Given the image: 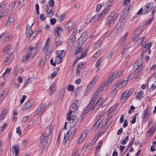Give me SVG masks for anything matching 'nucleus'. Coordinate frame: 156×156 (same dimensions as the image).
<instances>
[{"instance_id":"69168bd1","label":"nucleus","mask_w":156,"mask_h":156,"mask_svg":"<svg viewBox=\"0 0 156 156\" xmlns=\"http://www.w3.org/2000/svg\"><path fill=\"white\" fill-rule=\"evenodd\" d=\"M94 18V20L96 21L98 20L101 19L100 17L99 14H96L94 16H93Z\"/></svg>"},{"instance_id":"f03ea898","label":"nucleus","mask_w":156,"mask_h":156,"mask_svg":"<svg viewBox=\"0 0 156 156\" xmlns=\"http://www.w3.org/2000/svg\"><path fill=\"white\" fill-rule=\"evenodd\" d=\"M118 14L114 12H111L108 16L106 20L107 25H108L109 27L112 26L116 20Z\"/></svg>"},{"instance_id":"cd10ccee","label":"nucleus","mask_w":156,"mask_h":156,"mask_svg":"<svg viewBox=\"0 0 156 156\" xmlns=\"http://www.w3.org/2000/svg\"><path fill=\"white\" fill-rule=\"evenodd\" d=\"M82 90V87H81L77 88L76 90V91L74 92L75 96H77L78 95H79Z\"/></svg>"},{"instance_id":"4468645a","label":"nucleus","mask_w":156,"mask_h":156,"mask_svg":"<svg viewBox=\"0 0 156 156\" xmlns=\"http://www.w3.org/2000/svg\"><path fill=\"white\" fill-rule=\"evenodd\" d=\"M127 82V81L126 80L125 81L119 80L116 83V85L117 86H119L120 88H122L125 86L126 85Z\"/></svg>"},{"instance_id":"bb28decb","label":"nucleus","mask_w":156,"mask_h":156,"mask_svg":"<svg viewBox=\"0 0 156 156\" xmlns=\"http://www.w3.org/2000/svg\"><path fill=\"white\" fill-rule=\"evenodd\" d=\"M69 112L67 114V120H69L70 118H71V117L70 116L72 112L76 110H75L74 109H73V108H71V109H70V106L69 107Z\"/></svg>"},{"instance_id":"4c0bfd02","label":"nucleus","mask_w":156,"mask_h":156,"mask_svg":"<svg viewBox=\"0 0 156 156\" xmlns=\"http://www.w3.org/2000/svg\"><path fill=\"white\" fill-rule=\"evenodd\" d=\"M9 11V9H6L2 12V13H0V14L1 15L2 17L6 15L8 13Z\"/></svg>"},{"instance_id":"774afa93","label":"nucleus","mask_w":156,"mask_h":156,"mask_svg":"<svg viewBox=\"0 0 156 156\" xmlns=\"http://www.w3.org/2000/svg\"><path fill=\"white\" fill-rule=\"evenodd\" d=\"M56 20L55 18H51L50 20V22L51 25H54L56 23Z\"/></svg>"},{"instance_id":"39448f33","label":"nucleus","mask_w":156,"mask_h":156,"mask_svg":"<svg viewBox=\"0 0 156 156\" xmlns=\"http://www.w3.org/2000/svg\"><path fill=\"white\" fill-rule=\"evenodd\" d=\"M153 6L151 2H149L145 6L143 14H145L149 12L153 8Z\"/></svg>"},{"instance_id":"37998d69","label":"nucleus","mask_w":156,"mask_h":156,"mask_svg":"<svg viewBox=\"0 0 156 156\" xmlns=\"http://www.w3.org/2000/svg\"><path fill=\"white\" fill-rule=\"evenodd\" d=\"M129 139V136H126L125 138L121 141V144L122 145H125L128 141Z\"/></svg>"},{"instance_id":"58836bf2","label":"nucleus","mask_w":156,"mask_h":156,"mask_svg":"<svg viewBox=\"0 0 156 156\" xmlns=\"http://www.w3.org/2000/svg\"><path fill=\"white\" fill-rule=\"evenodd\" d=\"M54 40H55V43H56V47H57L58 46L61 45L62 43V41L60 40H58V41H57V39L56 38H54Z\"/></svg>"},{"instance_id":"f257e3e1","label":"nucleus","mask_w":156,"mask_h":156,"mask_svg":"<svg viewBox=\"0 0 156 156\" xmlns=\"http://www.w3.org/2000/svg\"><path fill=\"white\" fill-rule=\"evenodd\" d=\"M53 129V128L51 126L49 127V133L46 137V133L45 132H44L42 134L40 137L39 146H40L41 144H42L44 141H45V144H46L47 145L48 144L50 143L51 140Z\"/></svg>"},{"instance_id":"c9c22d12","label":"nucleus","mask_w":156,"mask_h":156,"mask_svg":"<svg viewBox=\"0 0 156 156\" xmlns=\"http://www.w3.org/2000/svg\"><path fill=\"white\" fill-rule=\"evenodd\" d=\"M7 113L6 110H4L2 111L1 114L0 115V120H2L5 117Z\"/></svg>"},{"instance_id":"5701e85b","label":"nucleus","mask_w":156,"mask_h":156,"mask_svg":"<svg viewBox=\"0 0 156 156\" xmlns=\"http://www.w3.org/2000/svg\"><path fill=\"white\" fill-rule=\"evenodd\" d=\"M83 50V48L81 47H77L76 48L74 51V55H76L81 52Z\"/></svg>"},{"instance_id":"680f3d73","label":"nucleus","mask_w":156,"mask_h":156,"mask_svg":"<svg viewBox=\"0 0 156 156\" xmlns=\"http://www.w3.org/2000/svg\"><path fill=\"white\" fill-rule=\"evenodd\" d=\"M83 42H82V41L80 40H79V39H78L77 40V44L79 46V47H81V46L83 45Z\"/></svg>"},{"instance_id":"4d7b16f0","label":"nucleus","mask_w":156,"mask_h":156,"mask_svg":"<svg viewBox=\"0 0 156 156\" xmlns=\"http://www.w3.org/2000/svg\"><path fill=\"white\" fill-rule=\"evenodd\" d=\"M100 105H99L98 104H96V102L94 105L93 107L94 108H93V109L95 110L96 111H97Z\"/></svg>"},{"instance_id":"f704fd0d","label":"nucleus","mask_w":156,"mask_h":156,"mask_svg":"<svg viewBox=\"0 0 156 156\" xmlns=\"http://www.w3.org/2000/svg\"><path fill=\"white\" fill-rule=\"evenodd\" d=\"M48 5H47L46 8L45 9L46 10V11L47 13L48 14H51L52 16L54 14V12L51 9H50L49 8Z\"/></svg>"},{"instance_id":"f3484780","label":"nucleus","mask_w":156,"mask_h":156,"mask_svg":"<svg viewBox=\"0 0 156 156\" xmlns=\"http://www.w3.org/2000/svg\"><path fill=\"white\" fill-rule=\"evenodd\" d=\"M124 72L123 70H122L118 72L117 71H115L113 72L112 73V76H115V77H118L122 76Z\"/></svg>"},{"instance_id":"c85d7f7f","label":"nucleus","mask_w":156,"mask_h":156,"mask_svg":"<svg viewBox=\"0 0 156 156\" xmlns=\"http://www.w3.org/2000/svg\"><path fill=\"white\" fill-rule=\"evenodd\" d=\"M55 62L56 63L58 64L61 63L62 61V59L61 57L59 56L58 55L55 58Z\"/></svg>"},{"instance_id":"e433bc0d","label":"nucleus","mask_w":156,"mask_h":156,"mask_svg":"<svg viewBox=\"0 0 156 156\" xmlns=\"http://www.w3.org/2000/svg\"><path fill=\"white\" fill-rule=\"evenodd\" d=\"M55 90L54 86H51L50 90L49 91V94L50 95H52Z\"/></svg>"},{"instance_id":"a18cd8bd","label":"nucleus","mask_w":156,"mask_h":156,"mask_svg":"<svg viewBox=\"0 0 156 156\" xmlns=\"http://www.w3.org/2000/svg\"><path fill=\"white\" fill-rule=\"evenodd\" d=\"M83 65V62H81L80 63H79L77 65V68L78 69L81 70V69H83L82 66Z\"/></svg>"},{"instance_id":"7ed1b4c3","label":"nucleus","mask_w":156,"mask_h":156,"mask_svg":"<svg viewBox=\"0 0 156 156\" xmlns=\"http://www.w3.org/2000/svg\"><path fill=\"white\" fill-rule=\"evenodd\" d=\"M143 65L139 61H136L134 64L133 66L134 69H135L136 73H139L143 68Z\"/></svg>"},{"instance_id":"603ef678","label":"nucleus","mask_w":156,"mask_h":156,"mask_svg":"<svg viewBox=\"0 0 156 156\" xmlns=\"http://www.w3.org/2000/svg\"><path fill=\"white\" fill-rule=\"evenodd\" d=\"M148 107H147V109L145 110L143 113V114L142 116L143 117H146V116H148L149 115H147L148 114Z\"/></svg>"},{"instance_id":"2f4dec72","label":"nucleus","mask_w":156,"mask_h":156,"mask_svg":"<svg viewBox=\"0 0 156 156\" xmlns=\"http://www.w3.org/2000/svg\"><path fill=\"white\" fill-rule=\"evenodd\" d=\"M31 54L30 53H29L26 55H25L24 56L22 59V61H27L29 59V57L31 56Z\"/></svg>"},{"instance_id":"8fccbe9b","label":"nucleus","mask_w":156,"mask_h":156,"mask_svg":"<svg viewBox=\"0 0 156 156\" xmlns=\"http://www.w3.org/2000/svg\"><path fill=\"white\" fill-rule=\"evenodd\" d=\"M145 37L144 36L141 37V38H138L137 39V41L139 43V44H138L139 45H140V44H141L142 42H143L144 41L145 39Z\"/></svg>"},{"instance_id":"a19ab883","label":"nucleus","mask_w":156,"mask_h":156,"mask_svg":"<svg viewBox=\"0 0 156 156\" xmlns=\"http://www.w3.org/2000/svg\"><path fill=\"white\" fill-rule=\"evenodd\" d=\"M120 23H117L116 27L113 29V32L115 33H116L118 30H120L119 26Z\"/></svg>"},{"instance_id":"6e6d98bb","label":"nucleus","mask_w":156,"mask_h":156,"mask_svg":"<svg viewBox=\"0 0 156 156\" xmlns=\"http://www.w3.org/2000/svg\"><path fill=\"white\" fill-rule=\"evenodd\" d=\"M6 3L4 2H2L0 4V10L5 8L6 5Z\"/></svg>"},{"instance_id":"1a4fd4ad","label":"nucleus","mask_w":156,"mask_h":156,"mask_svg":"<svg viewBox=\"0 0 156 156\" xmlns=\"http://www.w3.org/2000/svg\"><path fill=\"white\" fill-rule=\"evenodd\" d=\"M46 109V105L42 104L37 108V111L38 113L42 114Z\"/></svg>"},{"instance_id":"e2e57ef3","label":"nucleus","mask_w":156,"mask_h":156,"mask_svg":"<svg viewBox=\"0 0 156 156\" xmlns=\"http://www.w3.org/2000/svg\"><path fill=\"white\" fill-rule=\"evenodd\" d=\"M33 80L32 78H29L27 79V80H26L25 81H24V85H26L27 84L30 83L31 81Z\"/></svg>"},{"instance_id":"338daca9","label":"nucleus","mask_w":156,"mask_h":156,"mask_svg":"<svg viewBox=\"0 0 156 156\" xmlns=\"http://www.w3.org/2000/svg\"><path fill=\"white\" fill-rule=\"evenodd\" d=\"M6 95L5 92V91H2L0 94V98H2V99L5 97Z\"/></svg>"},{"instance_id":"a878e982","label":"nucleus","mask_w":156,"mask_h":156,"mask_svg":"<svg viewBox=\"0 0 156 156\" xmlns=\"http://www.w3.org/2000/svg\"><path fill=\"white\" fill-rule=\"evenodd\" d=\"M11 71V69L9 68H7L6 69L4 73L3 74V75H2V77L4 79H6V78L7 76H5V75H8L9 74V73Z\"/></svg>"},{"instance_id":"9d476101","label":"nucleus","mask_w":156,"mask_h":156,"mask_svg":"<svg viewBox=\"0 0 156 156\" xmlns=\"http://www.w3.org/2000/svg\"><path fill=\"white\" fill-rule=\"evenodd\" d=\"M80 100H76L70 106V109L73 108V109H74L75 110H76L80 106Z\"/></svg>"},{"instance_id":"b1692460","label":"nucleus","mask_w":156,"mask_h":156,"mask_svg":"<svg viewBox=\"0 0 156 156\" xmlns=\"http://www.w3.org/2000/svg\"><path fill=\"white\" fill-rule=\"evenodd\" d=\"M88 107H86L85 110L83 111L82 115H81V117L82 120L83 119L86 115L87 114L89 111V110L87 109H88Z\"/></svg>"},{"instance_id":"ea45409f","label":"nucleus","mask_w":156,"mask_h":156,"mask_svg":"<svg viewBox=\"0 0 156 156\" xmlns=\"http://www.w3.org/2000/svg\"><path fill=\"white\" fill-rule=\"evenodd\" d=\"M65 94V90L63 89L60 92L59 94V98L60 99V100L62 99L64 97Z\"/></svg>"},{"instance_id":"09e8293b","label":"nucleus","mask_w":156,"mask_h":156,"mask_svg":"<svg viewBox=\"0 0 156 156\" xmlns=\"http://www.w3.org/2000/svg\"><path fill=\"white\" fill-rule=\"evenodd\" d=\"M49 7H50L52 8L54 6V2L53 0H50L48 2Z\"/></svg>"},{"instance_id":"6e6552de","label":"nucleus","mask_w":156,"mask_h":156,"mask_svg":"<svg viewBox=\"0 0 156 156\" xmlns=\"http://www.w3.org/2000/svg\"><path fill=\"white\" fill-rule=\"evenodd\" d=\"M77 31V29L74 28L73 30V32L69 38V39L71 40L70 44H71L72 45H73V41H75V35Z\"/></svg>"},{"instance_id":"7c9ffc66","label":"nucleus","mask_w":156,"mask_h":156,"mask_svg":"<svg viewBox=\"0 0 156 156\" xmlns=\"http://www.w3.org/2000/svg\"><path fill=\"white\" fill-rule=\"evenodd\" d=\"M52 51L51 50V49H50V50H48V51H45V58H46L48 59L49 58L50 56L51 55Z\"/></svg>"},{"instance_id":"79ce46f5","label":"nucleus","mask_w":156,"mask_h":156,"mask_svg":"<svg viewBox=\"0 0 156 156\" xmlns=\"http://www.w3.org/2000/svg\"><path fill=\"white\" fill-rule=\"evenodd\" d=\"M102 50H100L98 51L94 55V58H97L100 55L101 53L102 52Z\"/></svg>"},{"instance_id":"4be33fe9","label":"nucleus","mask_w":156,"mask_h":156,"mask_svg":"<svg viewBox=\"0 0 156 156\" xmlns=\"http://www.w3.org/2000/svg\"><path fill=\"white\" fill-rule=\"evenodd\" d=\"M13 58V56H11V55H9V56H8L5 61L6 65L8 64Z\"/></svg>"},{"instance_id":"bf43d9fd","label":"nucleus","mask_w":156,"mask_h":156,"mask_svg":"<svg viewBox=\"0 0 156 156\" xmlns=\"http://www.w3.org/2000/svg\"><path fill=\"white\" fill-rule=\"evenodd\" d=\"M77 129H76V128H74V129H73L72 131H71V130H70V132H71L70 135L71 137H73V136L76 133L77 131Z\"/></svg>"},{"instance_id":"6ab92c4d","label":"nucleus","mask_w":156,"mask_h":156,"mask_svg":"<svg viewBox=\"0 0 156 156\" xmlns=\"http://www.w3.org/2000/svg\"><path fill=\"white\" fill-rule=\"evenodd\" d=\"M96 121L93 127H95V128H97L98 126L101 128L103 127V123H102V122H99V121H97V120H96Z\"/></svg>"},{"instance_id":"0eeeda50","label":"nucleus","mask_w":156,"mask_h":156,"mask_svg":"<svg viewBox=\"0 0 156 156\" xmlns=\"http://www.w3.org/2000/svg\"><path fill=\"white\" fill-rule=\"evenodd\" d=\"M73 27V23L71 21H69L65 24V31H69L72 29Z\"/></svg>"},{"instance_id":"f8f14e48","label":"nucleus","mask_w":156,"mask_h":156,"mask_svg":"<svg viewBox=\"0 0 156 156\" xmlns=\"http://www.w3.org/2000/svg\"><path fill=\"white\" fill-rule=\"evenodd\" d=\"M106 90L105 85L104 84H102L101 85L100 87L98 88V89L97 90V91L95 92L94 94L95 95H98L99 94V92L101 91V92H102L104 91L105 90Z\"/></svg>"},{"instance_id":"20e7f679","label":"nucleus","mask_w":156,"mask_h":156,"mask_svg":"<svg viewBox=\"0 0 156 156\" xmlns=\"http://www.w3.org/2000/svg\"><path fill=\"white\" fill-rule=\"evenodd\" d=\"M67 120L70 121V127L73 128L76 125L78 121V119L77 116L73 115L71 116V118L69 120Z\"/></svg>"},{"instance_id":"13d9d810","label":"nucleus","mask_w":156,"mask_h":156,"mask_svg":"<svg viewBox=\"0 0 156 156\" xmlns=\"http://www.w3.org/2000/svg\"><path fill=\"white\" fill-rule=\"evenodd\" d=\"M138 113L136 114L135 115V116L133 117L132 120L130 122L131 123V124H134L136 122V115H138Z\"/></svg>"},{"instance_id":"393cba45","label":"nucleus","mask_w":156,"mask_h":156,"mask_svg":"<svg viewBox=\"0 0 156 156\" xmlns=\"http://www.w3.org/2000/svg\"><path fill=\"white\" fill-rule=\"evenodd\" d=\"M54 34L57 38H59L60 37V34L58 30V28H55L54 30Z\"/></svg>"},{"instance_id":"0e129e2a","label":"nucleus","mask_w":156,"mask_h":156,"mask_svg":"<svg viewBox=\"0 0 156 156\" xmlns=\"http://www.w3.org/2000/svg\"><path fill=\"white\" fill-rule=\"evenodd\" d=\"M35 8L36 10V14L37 15L39 14V6L38 4H36L35 5Z\"/></svg>"},{"instance_id":"de8ad7c7","label":"nucleus","mask_w":156,"mask_h":156,"mask_svg":"<svg viewBox=\"0 0 156 156\" xmlns=\"http://www.w3.org/2000/svg\"><path fill=\"white\" fill-rule=\"evenodd\" d=\"M67 89L69 91H73L74 90V87L73 86L69 84L67 86Z\"/></svg>"},{"instance_id":"a211bd4d","label":"nucleus","mask_w":156,"mask_h":156,"mask_svg":"<svg viewBox=\"0 0 156 156\" xmlns=\"http://www.w3.org/2000/svg\"><path fill=\"white\" fill-rule=\"evenodd\" d=\"M155 128H154L153 126L150 128V129L147 133V134L148 136H150L152 134H154L155 131Z\"/></svg>"},{"instance_id":"864d4df0","label":"nucleus","mask_w":156,"mask_h":156,"mask_svg":"<svg viewBox=\"0 0 156 156\" xmlns=\"http://www.w3.org/2000/svg\"><path fill=\"white\" fill-rule=\"evenodd\" d=\"M13 22V20L12 17H9L8 20L7 22V24L10 25V24L12 23Z\"/></svg>"},{"instance_id":"3c124183","label":"nucleus","mask_w":156,"mask_h":156,"mask_svg":"<svg viewBox=\"0 0 156 156\" xmlns=\"http://www.w3.org/2000/svg\"><path fill=\"white\" fill-rule=\"evenodd\" d=\"M97 95H95L94 94L92 96V99L90 101H92V103L94 104L97 98Z\"/></svg>"},{"instance_id":"c03bdc74","label":"nucleus","mask_w":156,"mask_h":156,"mask_svg":"<svg viewBox=\"0 0 156 156\" xmlns=\"http://www.w3.org/2000/svg\"><path fill=\"white\" fill-rule=\"evenodd\" d=\"M117 92V89L114 88L112 91L111 92L110 95L112 97H114Z\"/></svg>"},{"instance_id":"423d86ee","label":"nucleus","mask_w":156,"mask_h":156,"mask_svg":"<svg viewBox=\"0 0 156 156\" xmlns=\"http://www.w3.org/2000/svg\"><path fill=\"white\" fill-rule=\"evenodd\" d=\"M133 90H131L128 91H126L124 92L122 94L121 99H122L125 98H126V99H127L130 95L133 93Z\"/></svg>"},{"instance_id":"dca6fc26","label":"nucleus","mask_w":156,"mask_h":156,"mask_svg":"<svg viewBox=\"0 0 156 156\" xmlns=\"http://www.w3.org/2000/svg\"><path fill=\"white\" fill-rule=\"evenodd\" d=\"M32 32L33 31L31 28V27H27L26 29V36L28 37H30L32 34H34V33H33Z\"/></svg>"},{"instance_id":"2eb2a0df","label":"nucleus","mask_w":156,"mask_h":156,"mask_svg":"<svg viewBox=\"0 0 156 156\" xmlns=\"http://www.w3.org/2000/svg\"><path fill=\"white\" fill-rule=\"evenodd\" d=\"M13 148H12V151L13 152H15V156H18L19 152V150L18 149L19 146L17 145H14L13 146Z\"/></svg>"},{"instance_id":"9b49d317","label":"nucleus","mask_w":156,"mask_h":156,"mask_svg":"<svg viewBox=\"0 0 156 156\" xmlns=\"http://www.w3.org/2000/svg\"><path fill=\"white\" fill-rule=\"evenodd\" d=\"M32 100H31L29 99L27 102H26L24 104V105L23 106V109L25 110H27L30 108L32 106V102H30Z\"/></svg>"},{"instance_id":"49530a36","label":"nucleus","mask_w":156,"mask_h":156,"mask_svg":"<svg viewBox=\"0 0 156 156\" xmlns=\"http://www.w3.org/2000/svg\"><path fill=\"white\" fill-rule=\"evenodd\" d=\"M115 76H112V75L110 77L108 80V82L107 83L108 84L106 85L107 86L108 84H110L113 81L114 79V78Z\"/></svg>"},{"instance_id":"ddd939ff","label":"nucleus","mask_w":156,"mask_h":156,"mask_svg":"<svg viewBox=\"0 0 156 156\" xmlns=\"http://www.w3.org/2000/svg\"><path fill=\"white\" fill-rule=\"evenodd\" d=\"M144 26L141 25L139 27L136 29L134 32V34L139 35L140 33L143 31L144 29Z\"/></svg>"},{"instance_id":"473e14b6","label":"nucleus","mask_w":156,"mask_h":156,"mask_svg":"<svg viewBox=\"0 0 156 156\" xmlns=\"http://www.w3.org/2000/svg\"><path fill=\"white\" fill-rule=\"evenodd\" d=\"M57 53L58 54V55L59 56L64 57L65 55V53L64 51V50H63L60 51H57Z\"/></svg>"},{"instance_id":"aec40b11","label":"nucleus","mask_w":156,"mask_h":156,"mask_svg":"<svg viewBox=\"0 0 156 156\" xmlns=\"http://www.w3.org/2000/svg\"><path fill=\"white\" fill-rule=\"evenodd\" d=\"M96 121L93 127H95V128H97L98 126L101 128L103 127V123H102V122H99V121H97V120H96Z\"/></svg>"},{"instance_id":"5fc2aeb1","label":"nucleus","mask_w":156,"mask_h":156,"mask_svg":"<svg viewBox=\"0 0 156 156\" xmlns=\"http://www.w3.org/2000/svg\"><path fill=\"white\" fill-rule=\"evenodd\" d=\"M93 85L92 84V82H91V83L86 88V90L87 91H90V89L93 87Z\"/></svg>"},{"instance_id":"412c9836","label":"nucleus","mask_w":156,"mask_h":156,"mask_svg":"<svg viewBox=\"0 0 156 156\" xmlns=\"http://www.w3.org/2000/svg\"><path fill=\"white\" fill-rule=\"evenodd\" d=\"M103 60L104 58L103 57H101L100 58H99L97 61L96 63V68L100 67L101 63Z\"/></svg>"},{"instance_id":"72a5a7b5","label":"nucleus","mask_w":156,"mask_h":156,"mask_svg":"<svg viewBox=\"0 0 156 156\" xmlns=\"http://www.w3.org/2000/svg\"><path fill=\"white\" fill-rule=\"evenodd\" d=\"M94 104L93 103H92V101H90V103L87 106V107H88L87 109L88 110H89V111L90 110H92L93 109V108H94L93 107L94 106Z\"/></svg>"},{"instance_id":"c756f323","label":"nucleus","mask_w":156,"mask_h":156,"mask_svg":"<svg viewBox=\"0 0 156 156\" xmlns=\"http://www.w3.org/2000/svg\"><path fill=\"white\" fill-rule=\"evenodd\" d=\"M144 92L143 91L138 92L136 95V98L139 100H140L143 97Z\"/></svg>"},{"instance_id":"052dcab7","label":"nucleus","mask_w":156,"mask_h":156,"mask_svg":"<svg viewBox=\"0 0 156 156\" xmlns=\"http://www.w3.org/2000/svg\"><path fill=\"white\" fill-rule=\"evenodd\" d=\"M7 34L5 33H4L0 36V38L2 40H3L5 38L7 37Z\"/></svg>"}]
</instances>
